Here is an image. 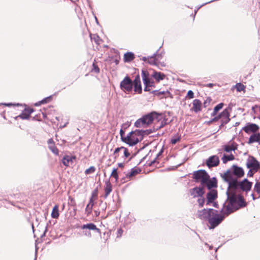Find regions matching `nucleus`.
Here are the masks:
<instances>
[{
  "mask_svg": "<svg viewBox=\"0 0 260 260\" xmlns=\"http://www.w3.org/2000/svg\"><path fill=\"white\" fill-rule=\"evenodd\" d=\"M133 82L131 79L125 77L120 83V88L124 92H129L133 88Z\"/></svg>",
  "mask_w": 260,
  "mask_h": 260,
  "instance_id": "7",
  "label": "nucleus"
},
{
  "mask_svg": "<svg viewBox=\"0 0 260 260\" xmlns=\"http://www.w3.org/2000/svg\"><path fill=\"white\" fill-rule=\"evenodd\" d=\"M254 142L260 144V133H253L250 136L248 143L251 144Z\"/></svg>",
  "mask_w": 260,
  "mask_h": 260,
  "instance_id": "20",
  "label": "nucleus"
},
{
  "mask_svg": "<svg viewBox=\"0 0 260 260\" xmlns=\"http://www.w3.org/2000/svg\"><path fill=\"white\" fill-rule=\"evenodd\" d=\"M187 96L189 99H193L194 97V93L192 90H189L187 92Z\"/></svg>",
  "mask_w": 260,
  "mask_h": 260,
  "instance_id": "44",
  "label": "nucleus"
},
{
  "mask_svg": "<svg viewBox=\"0 0 260 260\" xmlns=\"http://www.w3.org/2000/svg\"><path fill=\"white\" fill-rule=\"evenodd\" d=\"M181 139V135L179 133H177L176 135L173 136L171 139V143L172 144H175L177 142H179Z\"/></svg>",
  "mask_w": 260,
  "mask_h": 260,
  "instance_id": "29",
  "label": "nucleus"
},
{
  "mask_svg": "<svg viewBox=\"0 0 260 260\" xmlns=\"http://www.w3.org/2000/svg\"><path fill=\"white\" fill-rule=\"evenodd\" d=\"M84 235L85 236H88V237H91V236L90 232H85Z\"/></svg>",
  "mask_w": 260,
  "mask_h": 260,
  "instance_id": "49",
  "label": "nucleus"
},
{
  "mask_svg": "<svg viewBox=\"0 0 260 260\" xmlns=\"http://www.w3.org/2000/svg\"><path fill=\"white\" fill-rule=\"evenodd\" d=\"M211 210H212V209H204L202 210H199L196 214V216L201 220H208L211 213Z\"/></svg>",
  "mask_w": 260,
  "mask_h": 260,
  "instance_id": "8",
  "label": "nucleus"
},
{
  "mask_svg": "<svg viewBox=\"0 0 260 260\" xmlns=\"http://www.w3.org/2000/svg\"><path fill=\"white\" fill-rule=\"evenodd\" d=\"M152 76L156 80V81L159 82L160 80H162L165 78V75L160 72H154Z\"/></svg>",
  "mask_w": 260,
  "mask_h": 260,
  "instance_id": "23",
  "label": "nucleus"
},
{
  "mask_svg": "<svg viewBox=\"0 0 260 260\" xmlns=\"http://www.w3.org/2000/svg\"><path fill=\"white\" fill-rule=\"evenodd\" d=\"M33 112L32 109H25L20 115L16 117V119H17L20 118L22 119H27Z\"/></svg>",
  "mask_w": 260,
  "mask_h": 260,
  "instance_id": "17",
  "label": "nucleus"
},
{
  "mask_svg": "<svg viewBox=\"0 0 260 260\" xmlns=\"http://www.w3.org/2000/svg\"><path fill=\"white\" fill-rule=\"evenodd\" d=\"M95 167L93 166H91L85 170V173L86 175L90 174L93 173L95 172Z\"/></svg>",
  "mask_w": 260,
  "mask_h": 260,
  "instance_id": "37",
  "label": "nucleus"
},
{
  "mask_svg": "<svg viewBox=\"0 0 260 260\" xmlns=\"http://www.w3.org/2000/svg\"><path fill=\"white\" fill-rule=\"evenodd\" d=\"M213 206L215 207H216V204L214 203Z\"/></svg>",
  "mask_w": 260,
  "mask_h": 260,
  "instance_id": "57",
  "label": "nucleus"
},
{
  "mask_svg": "<svg viewBox=\"0 0 260 260\" xmlns=\"http://www.w3.org/2000/svg\"><path fill=\"white\" fill-rule=\"evenodd\" d=\"M190 194L193 197H201L203 196L204 191L203 189L201 187H194L190 190Z\"/></svg>",
  "mask_w": 260,
  "mask_h": 260,
  "instance_id": "15",
  "label": "nucleus"
},
{
  "mask_svg": "<svg viewBox=\"0 0 260 260\" xmlns=\"http://www.w3.org/2000/svg\"><path fill=\"white\" fill-rule=\"evenodd\" d=\"M130 154L128 151L127 148L124 147H120L116 148L114 151V155L115 158L119 156V155L123 156L125 158H127L129 156Z\"/></svg>",
  "mask_w": 260,
  "mask_h": 260,
  "instance_id": "9",
  "label": "nucleus"
},
{
  "mask_svg": "<svg viewBox=\"0 0 260 260\" xmlns=\"http://www.w3.org/2000/svg\"><path fill=\"white\" fill-rule=\"evenodd\" d=\"M250 197H252L253 200H255L256 198L254 197V193H252L250 194Z\"/></svg>",
  "mask_w": 260,
  "mask_h": 260,
  "instance_id": "51",
  "label": "nucleus"
},
{
  "mask_svg": "<svg viewBox=\"0 0 260 260\" xmlns=\"http://www.w3.org/2000/svg\"><path fill=\"white\" fill-rule=\"evenodd\" d=\"M123 233V230L121 229H119L117 232V237H120Z\"/></svg>",
  "mask_w": 260,
  "mask_h": 260,
  "instance_id": "45",
  "label": "nucleus"
},
{
  "mask_svg": "<svg viewBox=\"0 0 260 260\" xmlns=\"http://www.w3.org/2000/svg\"><path fill=\"white\" fill-rule=\"evenodd\" d=\"M48 146H50L51 144H54L52 139H50L48 140Z\"/></svg>",
  "mask_w": 260,
  "mask_h": 260,
  "instance_id": "48",
  "label": "nucleus"
},
{
  "mask_svg": "<svg viewBox=\"0 0 260 260\" xmlns=\"http://www.w3.org/2000/svg\"><path fill=\"white\" fill-rule=\"evenodd\" d=\"M253 190L258 194L257 198H259L260 197V182H256L255 183Z\"/></svg>",
  "mask_w": 260,
  "mask_h": 260,
  "instance_id": "33",
  "label": "nucleus"
},
{
  "mask_svg": "<svg viewBox=\"0 0 260 260\" xmlns=\"http://www.w3.org/2000/svg\"><path fill=\"white\" fill-rule=\"evenodd\" d=\"M152 131H131L125 134V131H120L122 141L130 146H134L141 141L145 135H149Z\"/></svg>",
  "mask_w": 260,
  "mask_h": 260,
  "instance_id": "3",
  "label": "nucleus"
},
{
  "mask_svg": "<svg viewBox=\"0 0 260 260\" xmlns=\"http://www.w3.org/2000/svg\"><path fill=\"white\" fill-rule=\"evenodd\" d=\"M5 105L7 107H11V106H19L20 105L19 104H12V103H1L0 104V105Z\"/></svg>",
  "mask_w": 260,
  "mask_h": 260,
  "instance_id": "41",
  "label": "nucleus"
},
{
  "mask_svg": "<svg viewBox=\"0 0 260 260\" xmlns=\"http://www.w3.org/2000/svg\"><path fill=\"white\" fill-rule=\"evenodd\" d=\"M59 215L58 206L57 205H55L52 209L51 216L53 218H57Z\"/></svg>",
  "mask_w": 260,
  "mask_h": 260,
  "instance_id": "26",
  "label": "nucleus"
},
{
  "mask_svg": "<svg viewBox=\"0 0 260 260\" xmlns=\"http://www.w3.org/2000/svg\"><path fill=\"white\" fill-rule=\"evenodd\" d=\"M223 106V103H220V104H218L217 105H216L215 107V108H214L213 112L211 114V115L212 116H215L216 115L217 113L218 112V111L222 108Z\"/></svg>",
  "mask_w": 260,
  "mask_h": 260,
  "instance_id": "30",
  "label": "nucleus"
},
{
  "mask_svg": "<svg viewBox=\"0 0 260 260\" xmlns=\"http://www.w3.org/2000/svg\"><path fill=\"white\" fill-rule=\"evenodd\" d=\"M199 198L198 200L199 206H200V207H203L205 202V199L203 197V196H201V197Z\"/></svg>",
  "mask_w": 260,
  "mask_h": 260,
  "instance_id": "35",
  "label": "nucleus"
},
{
  "mask_svg": "<svg viewBox=\"0 0 260 260\" xmlns=\"http://www.w3.org/2000/svg\"><path fill=\"white\" fill-rule=\"evenodd\" d=\"M134 54L131 52L124 54V60L125 62H129L134 59Z\"/></svg>",
  "mask_w": 260,
  "mask_h": 260,
  "instance_id": "24",
  "label": "nucleus"
},
{
  "mask_svg": "<svg viewBox=\"0 0 260 260\" xmlns=\"http://www.w3.org/2000/svg\"><path fill=\"white\" fill-rule=\"evenodd\" d=\"M202 102L199 100H194L192 102V110L196 113L201 111L202 109Z\"/></svg>",
  "mask_w": 260,
  "mask_h": 260,
  "instance_id": "18",
  "label": "nucleus"
},
{
  "mask_svg": "<svg viewBox=\"0 0 260 260\" xmlns=\"http://www.w3.org/2000/svg\"><path fill=\"white\" fill-rule=\"evenodd\" d=\"M118 166L120 168H122L124 166V164L123 163H118Z\"/></svg>",
  "mask_w": 260,
  "mask_h": 260,
  "instance_id": "52",
  "label": "nucleus"
},
{
  "mask_svg": "<svg viewBox=\"0 0 260 260\" xmlns=\"http://www.w3.org/2000/svg\"><path fill=\"white\" fill-rule=\"evenodd\" d=\"M64 208V204H63L62 206V209L63 210Z\"/></svg>",
  "mask_w": 260,
  "mask_h": 260,
  "instance_id": "56",
  "label": "nucleus"
},
{
  "mask_svg": "<svg viewBox=\"0 0 260 260\" xmlns=\"http://www.w3.org/2000/svg\"><path fill=\"white\" fill-rule=\"evenodd\" d=\"M229 113L228 109L224 110L222 112L219 114L218 116L214 117L213 119V121H216L219 119H222V121L227 122L229 120Z\"/></svg>",
  "mask_w": 260,
  "mask_h": 260,
  "instance_id": "16",
  "label": "nucleus"
},
{
  "mask_svg": "<svg viewBox=\"0 0 260 260\" xmlns=\"http://www.w3.org/2000/svg\"><path fill=\"white\" fill-rule=\"evenodd\" d=\"M246 166L248 169H251L254 171L259 170L260 163L254 157L250 155L246 159Z\"/></svg>",
  "mask_w": 260,
  "mask_h": 260,
  "instance_id": "6",
  "label": "nucleus"
},
{
  "mask_svg": "<svg viewBox=\"0 0 260 260\" xmlns=\"http://www.w3.org/2000/svg\"><path fill=\"white\" fill-rule=\"evenodd\" d=\"M93 206L92 205H87L86 209H85V212L87 214V215H90L92 212Z\"/></svg>",
  "mask_w": 260,
  "mask_h": 260,
  "instance_id": "38",
  "label": "nucleus"
},
{
  "mask_svg": "<svg viewBox=\"0 0 260 260\" xmlns=\"http://www.w3.org/2000/svg\"><path fill=\"white\" fill-rule=\"evenodd\" d=\"M258 127L255 124H248L245 127L242 128V130H257Z\"/></svg>",
  "mask_w": 260,
  "mask_h": 260,
  "instance_id": "28",
  "label": "nucleus"
},
{
  "mask_svg": "<svg viewBox=\"0 0 260 260\" xmlns=\"http://www.w3.org/2000/svg\"><path fill=\"white\" fill-rule=\"evenodd\" d=\"M143 80L144 84L145 85L144 90L145 91H150V89L149 88V87L151 86L153 84V83L151 82L147 77V73L146 72L143 71L142 74Z\"/></svg>",
  "mask_w": 260,
  "mask_h": 260,
  "instance_id": "14",
  "label": "nucleus"
},
{
  "mask_svg": "<svg viewBox=\"0 0 260 260\" xmlns=\"http://www.w3.org/2000/svg\"><path fill=\"white\" fill-rule=\"evenodd\" d=\"M42 114H43V117H44V118L46 117V114H44V113H42Z\"/></svg>",
  "mask_w": 260,
  "mask_h": 260,
  "instance_id": "55",
  "label": "nucleus"
},
{
  "mask_svg": "<svg viewBox=\"0 0 260 260\" xmlns=\"http://www.w3.org/2000/svg\"><path fill=\"white\" fill-rule=\"evenodd\" d=\"M207 203L206 204L210 205V204L213 203L214 201L217 198V191L216 189H212L210 190L206 195Z\"/></svg>",
  "mask_w": 260,
  "mask_h": 260,
  "instance_id": "12",
  "label": "nucleus"
},
{
  "mask_svg": "<svg viewBox=\"0 0 260 260\" xmlns=\"http://www.w3.org/2000/svg\"><path fill=\"white\" fill-rule=\"evenodd\" d=\"M96 216H98L99 215V212H98L96 211H95Z\"/></svg>",
  "mask_w": 260,
  "mask_h": 260,
  "instance_id": "54",
  "label": "nucleus"
},
{
  "mask_svg": "<svg viewBox=\"0 0 260 260\" xmlns=\"http://www.w3.org/2000/svg\"><path fill=\"white\" fill-rule=\"evenodd\" d=\"M249 171L247 173V176L249 177H252L254 173L257 172L258 170H256L255 171L252 170L251 169H248Z\"/></svg>",
  "mask_w": 260,
  "mask_h": 260,
  "instance_id": "40",
  "label": "nucleus"
},
{
  "mask_svg": "<svg viewBox=\"0 0 260 260\" xmlns=\"http://www.w3.org/2000/svg\"><path fill=\"white\" fill-rule=\"evenodd\" d=\"M244 175V171L242 167L233 165L230 169L227 170L220 176L222 179L228 183L226 193L229 202L227 206L228 212L236 211L239 208L245 207L246 203L241 192H245L247 196L248 191L251 189L252 183L245 178L241 181L238 178Z\"/></svg>",
  "mask_w": 260,
  "mask_h": 260,
  "instance_id": "1",
  "label": "nucleus"
},
{
  "mask_svg": "<svg viewBox=\"0 0 260 260\" xmlns=\"http://www.w3.org/2000/svg\"><path fill=\"white\" fill-rule=\"evenodd\" d=\"M235 159V157L233 154L225 155L224 154L222 157V160L223 163L225 164L228 161L233 160Z\"/></svg>",
  "mask_w": 260,
  "mask_h": 260,
  "instance_id": "27",
  "label": "nucleus"
},
{
  "mask_svg": "<svg viewBox=\"0 0 260 260\" xmlns=\"http://www.w3.org/2000/svg\"><path fill=\"white\" fill-rule=\"evenodd\" d=\"M50 99V97H48V98H46L44 99H43V100L38 102V103H36L35 105L36 106H40L41 104H45V103H46Z\"/></svg>",
  "mask_w": 260,
  "mask_h": 260,
  "instance_id": "36",
  "label": "nucleus"
},
{
  "mask_svg": "<svg viewBox=\"0 0 260 260\" xmlns=\"http://www.w3.org/2000/svg\"><path fill=\"white\" fill-rule=\"evenodd\" d=\"M94 200L95 199H93V197H91L88 205H92V206H93Z\"/></svg>",
  "mask_w": 260,
  "mask_h": 260,
  "instance_id": "46",
  "label": "nucleus"
},
{
  "mask_svg": "<svg viewBox=\"0 0 260 260\" xmlns=\"http://www.w3.org/2000/svg\"><path fill=\"white\" fill-rule=\"evenodd\" d=\"M229 201L227 199L226 202L223 205V208L221 211V213L219 214L218 211L212 209L211 213L208 218V222L210 224L209 228L214 229L215 227L218 226L223 220L225 216H228L230 213H232L234 211H233L230 213L228 212L227 206L229 204Z\"/></svg>",
  "mask_w": 260,
  "mask_h": 260,
  "instance_id": "4",
  "label": "nucleus"
},
{
  "mask_svg": "<svg viewBox=\"0 0 260 260\" xmlns=\"http://www.w3.org/2000/svg\"><path fill=\"white\" fill-rule=\"evenodd\" d=\"M130 125V123L129 122H127L126 123L123 124L122 126V128L126 129Z\"/></svg>",
  "mask_w": 260,
  "mask_h": 260,
  "instance_id": "47",
  "label": "nucleus"
},
{
  "mask_svg": "<svg viewBox=\"0 0 260 260\" xmlns=\"http://www.w3.org/2000/svg\"><path fill=\"white\" fill-rule=\"evenodd\" d=\"M237 90L238 91H243L245 89V86L241 83H238L236 86Z\"/></svg>",
  "mask_w": 260,
  "mask_h": 260,
  "instance_id": "39",
  "label": "nucleus"
},
{
  "mask_svg": "<svg viewBox=\"0 0 260 260\" xmlns=\"http://www.w3.org/2000/svg\"><path fill=\"white\" fill-rule=\"evenodd\" d=\"M76 157L73 155H65L62 158L61 161L66 167H70L73 165Z\"/></svg>",
  "mask_w": 260,
  "mask_h": 260,
  "instance_id": "11",
  "label": "nucleus"
},
{
  "mask_svg": "<svg viewBox=\"0 0 260 260\" xmlns=\"http://www.w3.org/2000/svg\"><path fill=\"white\" fill-rule=\"evenodd\" d=\"M134 87H135V91L136 92H138L139 93H140L142 92V87L141 85V81H140V78L139 76H137L134 81Z\"/></svg>",
  "mask_w": 260,
  "mask_h": 260,
  "instance_id": "19",
  "label": "nucleus"
},
{
  "mask_svg": "<svg viewBox=\"0 0 260 260\" xmlns=\"http://www.w3.org/2000/svg\"><path fill=\"white\" fill-rule=\"evenodd\" d=\"M208 86L210 87V86H212V84H209L208 85Z\"/></svg>",
  "mask_w": 260,
  "mask_h": 260,
  "instance_id": "58",
  "label": "nucleus"
},
{
  "mask_svg": "<svg viewBox=\"0 0 260 260\" xmlns=\"http://www.w3.org/2000/svg\"><path fill=\"white\" fill-rule=\"evenodd\" d=\"M153 122L154 123L153 130H159L166 124L161 114L153 112L137 120L135 126L137 128H145Z\"/></svg>",
  "mask_w": 260,
  "mask_h": 260,
  "instance_id": "2",
  "label": "nucleus"
},
{
  "mask_svg": "<svg viewBox=\"0 0 260 260\" xmlns=\"http://www.w3.org/2000/svg\"><path fill=\"white\" fill-rule=\"evenodd\" d=\"M146 58L145 57H144L143 58V60H146Z\"/></svg>",
  "mask_w": 260,
  "mask_h": 260,
  "instance_id": "59",
  "label": "nucleus"
},
{
  "mask_svg": "<svg viewBox=\"0 0 260 260\" xmlns=\"http://www.w3.org/2000/svg\"><path fill=\"white\" fill-rule=\"evenodd\" d=\"M112 190V185L109 180L105 182V187L104 188L105 194L104 198H107Z\"/></svg>",
  "mask_w": 260,
  "mask_h": 260,
  "instance_id": "21",
  "label": "nucleus"
},
{
  "mask_svg": "<svg viewBox=\"0 0 260 260\" xmlns=\"http://www.w3.org/2000/svg\"><path fill=\"white\" fill-rule=\"evenodd\" d=\"M82 229H88L90 230L96 231L98 232H100V229L97 228L96 225L92 223H87L86 224H83L81 226Z\"/></svg>",
  "mask_w": 260,
  "mask_h": 260,
  "instance_id": "22",
  "label": "nucleus"
},
{
  "mask_svg": "<svg viewBox=\"0 0 260 260\" xmlns=\"http://www.w3.org/2000/svg\"><path fill=\"white\" fill-rule=\"evenodd\" d=\"M206 163L209 168L216 167L219 163V157L217 155H212L207 159Z\"/></svg>",
  "mask_w": 260,
  "mask_h": 260,
  "instance_id": "10",
  "label": "nucleus"
},
{
  "mask_svg": "<svg viewBox=\"0 0 260 260\" xmlns=\"http://www.w3.org/2000/svg\"><path fill=\"white\" fill-rule=\"evenodd\" d=\"M193 178L196 182H200L202 185H204L210 176L205 170H200L193 172Z\"/></svg>",
  "mask_w": 260,
  "mask_h": 260,
  "instance_id": "5",
  "label": "nucleus"
},
{
  "mask_svg": "<svg viewBox=\"0 0 260 260\" xmlns=\"http://www.w3.org/2000/svg\"><path fill=\"white\" fill-rule=\"evenodd\" d=\"M203 186H207V188L211 190L217 186V181L216 178L213 177L211 179L210 178L207 179V181L204 184Z\"/></svg>",
  "mask_w": 260,
  "mask_h": 260,
  "instance_id": "13",
  "label": "nucleus"
},
{
  "mask_svg": "<svg viewBox=\"0 0 260 260\" xmlns=\"http://www.w3.org/2000/svg\"><path fill=\"white\" fill-rule=\"evenodd\" d=\"M48 148L51 151V152L55 155H58V150L54 145V144H51L50 146H48Z\"/></svg>",
  "mask_w": 260,
  "mask_h": 260,
  "instance_id": "32",
  "label": "nucleus"
},
{
  "mask_svg": "<svg viewBox=\"0 0 260 260\" xmlns=\"http://www.w3.org/2000/svg\"><path fill=\"white\" fill-rule=\"evenodd\" d=\"M111 177L114 178L116 180V181H117L118 179V175L117 173V169L116 168H114L113 169L112 173L111 174Z\"/></svg>",
  "mask_w": 260,
  "mask_h": 260,
  "instance_id": "34",
  "label": "nucleus"
},
{
  "mask_svg": "<svg viewBox=\"0 0 260 260\" xmlns=\"http://www.w3.org/2000/svg\"><path fill=\"white\" fill-rule=\"evenodd\" d=\"M91 197H93V199L96 200V193L93 192L92 193Z\"/></svg>",
  "mask_w": 260,
  "mask_h": 260,
  "instance_id": "50",
  "label": "nucleus"
},
{
  "mask_svg": "<svg viewBox=\"0 0 260 260\" xmlns=\"http://www.w3.org/2000/svg\"><path fill=\"white\" fill-rule=\"evenodd\" d=\"M212 248V246H210V247H209V248H210V249H211Z\"/></svg>",
  "mask_w": 260,
  "mask_h": 260,
  "instance_id": "60",
  "label": "nucleus"
},
{
  "mask_svg": "<svg viewBox=\"0 0 260 260\" xmlns=\"http://www.w3.org/2000/svg\"><path fill=\"white\" fill-rule=\"evenodd\" d=\"M139 173V171L138 169H133L131 171L126 174V177L131 178Z\"/></svg>",
  "mask_w": 260,
  "mask_h": 260,
  "instance_id": "31",
  "label": "nucleus"
},
{
  "mask_svg": "<svg viewBox=\"0 0 260 260\" xmlns=\"http://www.w3.org/2000/svg\"><path fill=\"white\" fill-rule=\"evenodd\" d=\"M162 153V150H161L157 154V157H158L159 155H161Z\"/></svg>",
  "mask_w": 260,
  "mask_h": 260,
  "instance_id": "53",
  "label": "nucleus"
},
{
  "mask_svg": "<svg viewBox=\"0 0 260 260\" xmlns=\"http://www.w3.org/2000/svg\"><path fill=\"white\" fill-rule=\"evenodd\" d=\"M211 102V99L210 98H208L204 102V106L206 107L208 106Z\"/></svg>",
  "mask_w": 260,
  "mask_h": 260,
  "instance_id": "42",
  "label": "nucleus"
},
{
  "mask_svg": "<svg viewBox=\"0 0 260 260\" xmlns=\"http://www.w3.org/2000/svg\"><path fill=\"white\" fill-rule=\"evenodd\" d=\"M237 149V145L234 143H232L230 145L224 146V150L227 152H230L232 151H235Z\"/></svg>",
  "mask_w": 260,
  "mask_h": 260,
  "instance_id": "25",
  "label": "nucleus"
},
{
  "mask_svg": "<svg viewBox=\"0 0 260 260\" xmlns=\"http://www.w3.org/2000/svg\"><path fill=\"white\" fill-rule=\"evenodd\" d=\"M92 66H93L92 71L94 72L95 73H99L100 71V69L98 67V66H96V64L94 63H93Z\"/></svg>",
  "mask_w": 260,
  "mask_h": 260,
  "instance_id": "43",
  "label": "nucleus"
}]
</instances>
